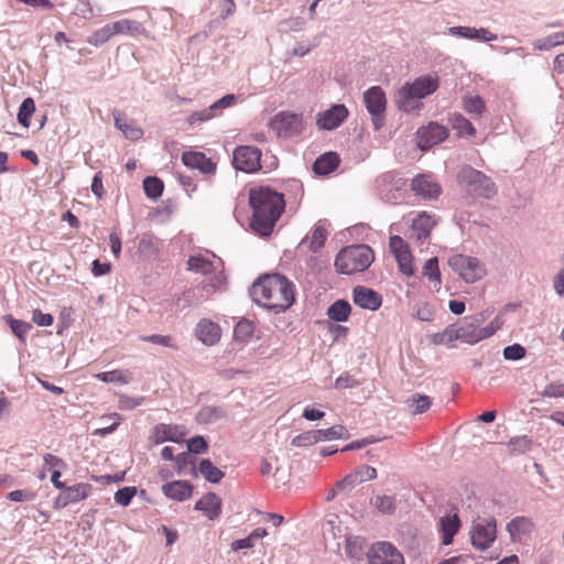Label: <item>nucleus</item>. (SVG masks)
<instances>
[{
    "label": "nucleus",
    "instance_id": "f257e3e1",
    "mask_svg": "<svg viewBox=\"0 0 564 564\" xmlns=\"http://www.w3.org/2000/svg\"><path fill=\"white\" fill-rule=\"evenodd\" d=\"M254 303L275 314L285 312L295 301L294 284L279 273L259 278L250 289Z\"/></svg>",
    "mask_w": 564,
    "mask_h": 564
},
{
    "label": "nucleus",
    "instance_id": "f03ea898",
    "mask_svg": "<svg viewBox=\"0 0 564 564\" xmlns=\"http://www.w3.org/2000/svg\"><path fill=\"white\" fill-rule=\"evenodd\" d=\"M249 204L252 209L250 228L261 237L270 236L285 207L283 195L269 187L253 188Z\"/></svg>",
    "mask_w": 564,
    "mask_h": 564
},
{
    "label": "nucleus",
    "instance_id": "7ed1b4c3",
    "mask_svg": "<svg viewBox=\"0 0 564 564\" xmlns=\"http://www.w3.org/2000/svg\"><path fill=\"white\" fill-rule=\"evenodd\" d=\"M440 80L436 75L427 74L405 83L395 94V105L403 112L416 111L421 108V100L437 90Z\"/></svg>",
    "mask_w": 564,
    "mask_h": 564
},
{
    "label": "nucleus",
    "instance_id": "20e7f679",
    "mask_svg": "<svg viewBox=\"0 0 564 564\" xmlns=\"http://www.w3.org/2000/svg\"><path fill=\"white\" fill-rule=\"evenodd\" d=\"M375 260L372 249L367 245H355L341 249L335 259V267L341 274L362 272Z\"/></svg>",
    "mask_w": 564,
    "mask_h": 564
},
{
    "label": "nucleus",
    "instance_id": "39448f33",
    "mask_svg": "<svg viewBox=\"0 0 564 564\" xmlns=\"http://www.w3.org/2000/svg\"><path fill=\"white\" fill-rule=\"evenodd\" d=\"M187 268L189 271L204 275L214 273V276L210 278V281L204 286L205 289L210 288L214 291L218 290L226 281L223 273L224 263L221 259L213 252L206 251L191 256L187 260Z\"/></svg>",
    "mask_w": 564,
    "mask_h": 564
},
{
    "label": "nucleus",
    "instance_id": "423d86ee",
    "mask_svg": "<svg viewBox=\"0 0 564 564\" xmlns=\"http://www.w3.org/2000/svg\"><path fill=\"white\" fill-rule=\"evenodd\" d=\"M457 181L460 186L476 197L490 199L497 194V186L494 181L481 171L469 165L460 169Z\"/></svg>",
    "mask_w": 564,
    "mask_h": 564
},
{
    "label": "nucleus",
    "instance_id": "0eeeda50",
    "mask_svg": "<svg viewBox=\"0 0 564 564\" xmlns=\"http://www.w3.org/2000/svg\"><path fill=\"white\" fill-rule=\"evenodd\" d=\"M469 535L475 550L484 552L490 549L497 539V520L494 517H477L471 522Z\"/></svg>",
    "mask_w": 564,
    "mask_h": 564
},
{
    "label": "nucleus",
    "instance_id": "6e6552de",
    "mask_svg": "<svg viewBox=\"0 0 564 564\" xmlns=\"http://www.w3.org/2000/svg\"><path fill=\"white\" fill-rule=\"evenodd\" d=\"M447 263L455 273L469 284L481 280L487 273L485 264L476 257L458 253L449 257Z\"/></svg>",
    "mask_w": 564,
    "mask_h": 564
},
{
    "label": "nucleus",
    "instance_id": "1a4fd4ad",
    "mask_svg": "<svg viewBox=\"0 0 564 564\" xmlns=\"http://www.w3.org/2000/svg\"><path fill=\"white\" fill-rule=\"evenodd\" d=\"M271 130L281 139H291L300 135L305 126L300 113L280 111L270 121Z\"/></svg>",
    "mask_w": 564,
    "mask_h": 564
},
{
    "label": "nucleus",
    "instance_id": "9d476101",
    "mask_svg": "<svg viewBox=\"0 0 564 564\" xmlns=\"http://www.w3.org/2000/svg\"><path fill=\"white\" fill-rule=\"evenodd\" d=\"M364 102L367 111L371 116V121L376 131L384 124V113L387 109V97L380 86H372L364 93Z\"/></svg>",
    "mask_w": 564,
    "mask_h": 564
},
{
    "label": "nucleus",
    "instance_id": "9b49d317",
    "mask_svg": "<svg viewBox=\"0 0 564 564\" xmlns=\"http://www.w3.org/2000/svg\"><path fill=\"white\" fill-rule=\"evenodd\" d=\"M368 564H404L402 553L390 542L373 543L367 552Z\"/></svg>",
    "mask_w": 564,
    "mask_h": 564
},
{
    "label": "nucleus",
    "instance_id": "f8f14e48",
    "mask_svg": "<svg viewBox=\"0 0 564 564\" xmlns=\"http://www.w3.org/2000/svg\"><path fill=\"white\" fill-rule=\"evenodd\" d=\"M259 149L249 145L238 147L234 151L232 164L239 171L253 173L261 167Z\"/></svg>",
    "mask_w": 564,
    "mask_h": 564
},
{
    "label": "nucleus",
    "instance_id": "ddd939ff",
    "mask_svg": "<svg viewBox=\"0 0 564 564\" xmlns=\"http://www.w3.org/2000/svg\"><path fill=\"white\" fill-rule=\"evenodd\" d=\"M349 111L343 104H336L316 116V126L321 130L332 131L341 126L348 118Z\"/></svg>",
    "mask_w": 564,
    "mask_h": 564
},
{
    "label": "nucleus",
    "instance_id": "4468645a",
    "mask_svg": "<svg viewBox=\"0 0 564 564\" xmlns=\"http://www.w3.org/2000/svg\"><path fill=\"white\" fill-rule=\"evenodd\" d=\"M411 191L422 200L436 199L442 193L440 184L429 174L416 175L411 182Z\"/></svg>",
    "mask_w": 564,
    "mask_h": 564
},
{
    "label": "nucleus",
    "instance_id": "2eb2a0df",
    "mask_svg": "<svg viewBox=\"0 0 564 564\" xmlns=\"http://www.w3.org/2000/svg\"><path fill=\"white\" fill-rule=\"evenodd\" d=\"M389 247L397 259L399 270L408 276L413 275L412 254L408 242L400 236H391Z\"/></svg>",
    "mask_w": 564,
    "mask_h": 564
},
{
    "label": "nucleus",
    "instance_id": "dca6fc26",
    "mask_svg": "<svg viewBox=\"0 0 564 564\" xmlns=\"http://www.w3.org/2000/svg\"><path fill=\"white\" fill-rule=\"evenodd\" d=\"M235 101L236 96L232 94H228L223 98L218 99L217 101H215L214 104H212L208 108L192 112L187 118V122L191 126H194L199 122L208 121L219 116L224 109L231 107L235 104Z\"/></svg>",
    "mask_w": 564,
    "mask_h": 564
},
{
    "label": "nucleus",
    "instance_id": "f3484780",
    "mask_svg": "<svg viewBox=\"0 0 564 564\" xmlns=\"http://www.w3.org/2000/svg\"><path fill=\"white\" fill-rule=\"evenodd\" d=\"M436 225V219L426 212L419 213L413 219L409 229V239L417 243H424Z\"/></svg>",
    "mask_w": 564,
    "mask_h": 564
},
{
    "label": "nucleus",
    "instance_id": "a211bd4d",
    "mask_svg": "<svg viewBox=\"0 0 564 564\" xmlns=\"http://www.w3.org/2000/svg\"><path fill=\"white\" fill-rule=\"evenodd\" d=\"M91 486L89 484H76L62 489V492L57 496L54 501L55 509H62L70 503L82 501L87 498L88 491Z\"/></svg>",
    "mask_w": 564,
    "mask_h": 564
},
{
    "label": "nucleus",
    "instance_id": "6ab92c4d",
    "mask_svg": "<svg viewBox=\"0 0 564 564\" xmlns=\"http://www.w3.org/2000/svg\"><path fill=\"white\" fill-rule=\"evenodd\" d=\"M448 135L447 129L436 122H431L427 127L417 132L419 147L425 151L433 145L444 141Z\"/></svg>",
    "mask_w": 564,
    "mask_h": 564
},
{
    "label": "nucleus",
    "instance_id": "aec40b11",
    "mask_svg": "<svg viewBox=\"0 0 564 564\" xmlns=\"http://www.w3.org/2000/svg\"><path fill=\"white\" fill-rule=\"evenodd\" d=\"M182 162L185 166L198 170L200 173L210 175L216 171V163L203 152L188 151L182 154Z\"/></svg>",
    "mask_w": 564,
    "mask_h": 564
},
{
    "label": "nucleus",
    "instance_id": "412c9836",
    "mask_svg": "<svg viewBox=\"0 0 564 564\" xmlns=\"http://www.w3.org/2000/svg\"><path fill=\"white\" fill-rule=\"evenodd\" d=\"M352 301L359 307L369 311H377L382 304V297L379 293L361 285L352 290Z\"/></svg>",
    "mask_w": 564,
    "mask_h": 564
},
{
    "label": "nucleus",
    "instance_id": "4be33fe9",
    "mask_svg": "<svg viewBox=\"0 0 564 564\" xmlns=\"http://www.w3.org/2000/svg\"><path fill=\"white\" fill-rule=\"evenodd\" d=\"M195 335L206 346H213L219 341L221 330L218 324L210 319H200L195 327Z\"/></svg>",
    "mask_w": 564,
    "mask_h": 564
},
{
    "label": "nucleus",
    "instance_id": "5701e85b",
    "mask_svg": "<svg viewBox=\"0 0 564 564\" xmlns=\"http://www.w3.org/2000/svg\"><path fill=\"white\" fill-rule=\"evenodd\" d=\"M162 491L170 499L184 501L192 496L193 486L186 480H175L164 484Z\"/></svg>",
    "mask_w": 564,
    "mask_h": 564
},
{
    "label": "nucleus",
    "instance_id": "b1692460",
    "mask_svg": "<svg viewBox=\"0 0 564 564\" xmlns=\"http://www.w3.org/2000/svg\"><path fill=\"white\" fill-rule=\"evenodd\" d=\"M195 509L202 511L209 520H214L221 512V500L216 494L208 492L196 502Z\"/></svg>",
    "mask_w": 564,
    "mask_h": 564
},
{
    "label": "nucleus",
    "instance_id": "393cba45",
    "mask_svg": "<svg viewBox=\"0 0 564 564\" xmlns=\"http://www.w3.org/2000/svg\"><path fill=\"white\" fill-rule=\"evenodd\" d=\"M533 523L527 517H516L507 524V531L513 542L521 541L523 536L529 535L532 531Z\"/></svg>",
    "mask_w": 564,
    "mask_h": 564
},
{
    "label": "nucleus",
    "instance_id": "a878e982",
    "mask_svg": "<svg viewBox=\"0 0 564 564\" xmlns=\"http://www.w3.org/2000/svg\"><path fill=\"white\" fill-rule=\"evenodd\" d=\"M115 126L122 134L130 140H140L143 135V130L135 126L133 121H128L122 117L119 111H113Z\"/></svg>",
    "mask_w": 564,
    "mask_h": 564
},
{
    "label": "nucleus",
    "instance_id": "bb28decb",
    "mask_svg": "<svg viewBox=\"0 0 564 564\" xmlns=\"http://www.w3.org/2000/svg\"><path fill=\"white\" fill-rule=\"evenodd\" d=\"M339 162V156L335 152H327L316 159L313 171L317 175H327L338 167Z\"/></svg>",
    "mask_w": 564,
    "mask_h": 564
},
{
    "label": "nucleus",
    "instance_id": "cd10ccee",
    "mask_svg": "<svg viewBox=\"0 0 564 564\" xmlns=\"http://www.w3.org/2000/svg\"><path fill=\"white\" fill-rule=\"evenodd\" d=\"M459 527L460 521L456 513L441 518L440 528L444 545H449L453 542L454 535L458 532Z\"/></svg>",
    "mask_w": 564,
    "mask_h": 564
},
{
    "label": "nucleus",
    "instance_id": "c85d7f7f",
    "mask_svg": "<svg viewBox=\"0 0 564 564\" xmlns=\"http://www.w3.org/2000/svg\"><path fill=\"white\" fill-rule=\"evenodd\" d=\"M112 30L115 31V35L127 34L135 36L145 33L143 23L130 19H122L112 22Z\"/></svg>",
    "mask_w": 564,
    "mask_h": 564
},
{
    "label": "nucleus",
    "instance_id": "c756f323",
    "mask_svg": "<svg viewBox=\"0 0 564 564\" xmlns=\"http://www.w3.org/2000/svg\"><path fill=\"white\" fill-rule=\"evenodd\" d=\"M226 416V411L219 405H206L196 413V421L199 424H212Z\"/></svg>",
    "mask_w": 564,
    "mask_h": 564
},
{
    "label": "nucleus",
    "instance_id": "7c9ffc66",
    "mask_svg": "<svg viewBox=\"0 0 564 564\" xmlns=\"http://www.w3.org/2000/svg\"><path fill=\"white\" fill-rule=\"evenodd\" d=\"M155 443L180 442L183 437V433L180 432L177 426L169 424H159L154 429Z\"/></svg>",
    "mask_w": 564,
    "mask_h": 564
},
{
    "label": "nucleus",
    "instance_id": "2f4dec72",
    "mask_svg": "<svg viewBox=\"0 0 564 564\" xmlns=\"http://www.w3.org/2000/svg\"><path fill=\"white\" fill-rule=\"evenodd\" d=\"M463 109L474 118H480L486 110V105L480 96H465Z\"/></svg>",
    "mask_w": 564,
    "mask_h": 564
},
{
    "label": "nucleus",
    "instance_id": "473e14b6",
    "mask_svg": "<svg viewBox=\"0 0 564 564\" xmlns=\"http://www.w3.org/2000/svg\"><path fill=\"white\" fill-rule=\"evenodd\" d=\"M351 311L350 304L345 300H338L334 302L327 311L329 319L335 322H345Z\"/></svg>",
    "mask_w": 564,
    "mask_h": 564
},
{
    "label": "nucleus",
    "instance_id": "72a5a7b5",
    "mask_svg": "<svg viewBox=\"0 0 564 564\" xmlns=\"http://www.w3.org/2000/svg\"><path fill=\"white\" fill-rule=\"evenodd\" d=\"M326 238L327 231L325 227L318 223L314 226L311 237H306L305 239L302 240L301 243H305L306 241H308L310 250L316 252L324 246Z\"/></svg>",
    "mask_w": 564,
    "mask_h": 564
},
{
    "label": "nucleus",
    "instance_id": "f704fd0d",
    "mask_svg": "<svg viewBox=\"0 0 564 564\" xmlns=\"http://www.w3.org/2000/svg\"><path fill=\"white\" fill-rule=\"evenodd\" d=\"M159 250V240L151 235L144 234L140 237L138 251L145 258H152Z\"/></svg>",
    "mask_w": 564,
    "mask_h": 564
},
{
    "label": "nucleus",
    "instance_id": "c9c22d12",
    "mask_svg": "<svg viewBox=\"0 0 564 564\" xmlns=\"http://www.w3.org/2000/svg\"><path fill=\"white\" fill-rule=\"evenodd\" d=\"M198 470L207 481L213 484L219 482L224 477V473L214 466L209 459H203L199 463Z\"/></svg>",
    "mask_w": 564,
    "mask_h": 564
},
{
    "label": "nucleus",
    "instance_id": "e433bc0d",
    "mask_svg": "<svg viewBox=\"0 0 564 564\" xmlns=\"http://www.w3.org/2000/svg\"><path fill=\"white\" fill-rule=\"evenodd\" d=\"M532 441L527 435L514 436L507 443L508 451L512 455H521L531 449Z\"/></svg>",
    "mask_w": 564,
    "mask_h": 564
},
{
    "label": "nucleus",
    "instance_id": "4c0bfd02",
    "mask_svg": "<svg viewBox=\"0 0 564 564\" xmlns=\"http://www.w3.org/2000/svg\"><path fill=\"white\" fill-rule=\"evenodd\" d=\"M96 378L102 382L127 384L131 380V375L128 371L111 370V371L99 372L96 375Z\"/></svg>",
    "mask_w": 564,
    "mask_h": 564
},
{
    "label": "nucleus",
    "instance_id": "58836bf2",
    "mask_svg": "<svg viewBox=\"0 0 564 564\" xmlns=\"http://www.w3.org/2000/svg\"><path fill=\"white\" fill-rule=\"evenodd\" d=\"M561 44H564V32H555L543 39L535 40L533 47L539 51H547Z\"/></svg>",
    "mask_w": 564,
    "mask_h": 564
},
{
    "label": "nucleus",
    "instance_id": "ea45409f",
    "mask_svg": "<svg viewBox=\"0 0 564 564\" xmlns=\"http://www.w3.org/2000/svg\"><path fill=\"white\" fill-rule=\"evenodd\" d=\"M406 403L413 414H422L430 409L432 400L427 395L415 393L406 400Z\"/></svg>",
    "mask_w": 564,
    "mask_h": 564
},
{
    "label": "nucleus",
    "instance_id": "a19ab883",
    "mask_svg": "<svg viewBox=\"0 0 564 564\" xmlns=\"http://www.w3.org/2000/svg\"><path fill=\"white\" fill-rule=\"evenodd\" d=\"M318 442L347 438L348 431L344 425H334L328 429L316 430Z\"/></svg>",
    "mask_w": 564,
    "mask_h": 564
},
{
    "label": "nucleus",
    "instance_id": "79ce46f5",
    "mask_svg": "<svg viewBox=\"0 0 564 564\" xmlns=\"http://www.w3.org/2000/svg\"><path fill=\"white\" fill-rule=\"evenodd\" d=\"M143 189L151 199H158L164 189L163 182L155 176H148L143 180Z\"/></svg>",
    "mask_w": 564,
    "mask_h": 564
},
{
    "label": "nucleus",
    "instance_id": "37998d69",
    "mask_svg": "<svg viewBox=\"0 0 564 564\" xmlns=\"http://www.w3.org/2000/svg\"><path fill=\"white\" fill-rule=\"evenodd\" d=\"M115 35L112 23H108L102 28L96 30L88 39L87 42L96 47L105 44L111 36Z\"/></svg>",
    "mask_w": 564,
    "mask_h": 564
},
{
    "label": "nucleus",
    "instance_id": "c03bdc74",
    "mask_svg": "<svg viewBox=\"0 0 564 564\" xmlns=\"http://www.w3.org/2000/svg\"><path fill=\"white\" fill-rule=\"evenodd\" d=\"M365 541L360 536L346 538L345 552L350 558L359 560L364 555Z\"/></svg>",
    "mask_w": 564,
    "mask_h": 564
},
{
    "label": "nucleus",
    "instance_id": "a18cd8bd",
    "mask_svg": "<svg viewBox=\"0 0 564 564\" xmlns=\"http://www.w3.org/2000/svg\"><path fill=\"white\" fill-rule=\"evenodd\" d=\"M471 322H466L462 326H459L457 329H455V338L462 339L465 343L468 344H476L477 341H470V337H477V327L475 326V323L478 322L477 318H471Z\"/></svg>",
    "mask_w": 564,
    "mask_h": 564
},
{
    "label": "nucleus",
    "instance_id": "49530a36",
    "mask_svg": "<svg viewBox=\"0 0 564 564\" xmlns=\"http://www.w3.org/2000/svg\"><path fill=\"white\" fill-rule=\"evenodd\" d=\"M452 122H453V128L457 130V132L460 137H464V135L471 137L476 132L471 122L460 113L454 115L452 118Z\"/></svg>",
    "mask_w": 564,
    "mask_h": 564
},
{
    "label": "nucleus",
    "instance_id": "de8ad7c7",
    "mask_svg": "<svg viewBox=\"0 0 564 564\" xmlns=\"http://www.w3.org/2000/svg\"><path fill=\"white\" fill-rule=\"evenodd\" d=\"M35 111V104L32 98H25L20 105L18 112V121L23 127L28 128L30 126V118L32 113Z\"/></svg>",
    "mask_w": 564,
    "mask_h": 564
},
{
    "label": "nucleus",
    "instance_id": "09e8293b",
    "mask_svg": "<svg viewBox=\"0 0 564 564\" xmlns=\"http://www.w3.org/2000/svg\"><path fill=\"white\" fill-rule=\"evenodd\" d=\"M12 333L22 341H24L26 334L32 328V325L23 321L13 318L11 315L6 316Z\"/></svg>",
    "mask_w": 564,
    "mask_h": 564
},
{
    "label": "nucleus",
    "instance_id": "8fccbe9b",
    "mask_svg": "<svg viewBox=\"0 0 564 564\" xmlns=\"http://www.w3.org/2000/svg\"><path fill=\"white\" fill-rule=\"evenodd\" d=\"M340 521L338 516L330 514L325 523L323 524V532L325 536L332 535L333 539H339L343 536V530L340 528Z\"/></svg>",
    "mask_w": 564,
    "mask_h": 564
},
{
    "label": "nucleus",
    "instance_id": "3c124183",
    "mask_svg": "<svg viewBox=\"0 0 564 564\" xmlns=\"http://www.w3.org/2000/svg\"><path fill=\"white\" fill-rule=\"evenodd\" d=\"M373 506L384 514H392L395 511V499L392 496H377Z\"/></svg>",
    "mask_w": 564,
    "mask_h": 564
},
{
    "label": "nucleus",
    "instance_id": "603ef678",
    "mask_svg": "<svg viewBox=\"0 0 564 564\" xmlns=\"http://www.w3.org/2000/svg\"><path fill=\"white\" fill-rule=\"evenodd\" d=\"M499 318H495L485 327H477V337H470V341H480L492 336L501 326Z\"/></svg>",
    "mask_w": 564,
    "mask_h": 564
},
{
    "label": "nucleus",
    "instance_id": "864d4df0",
    "mask_svg": "<svg viewBox=\"0 0 564 564\" xmlns=\"http://www.w3.org/2000/svg\"><path fill=\"white\" fill-rule=\"evenodd\" d=\"M423 275L426 276L431 282L441 283V272L436 257H433L425 262L423 267Z\"/></svg>",
    "mask_w": 564,
    "mask_h": 564
},
{
    "label": "nucleus",
    "instance_id": "5fc2aeb1",
    "mask_svg": "<svg viewBox=\"0 0 564 564\" xmlns=\"http://www.w3.org/2000/svg\"><path fill=\"white\" fill-rule=\"evenodd\" d=\"M135 495H137V487H133V486L123 487L116 491L115 501L122 507H127L131 502L132 498Z\"/></svg>",
    "mask_w": 564,
    "mask_h": 564
},
{
    "label": "nucleus",
    "instance_id": "6e6d98bb",
    "mask_svg": "<svg viewBox=\"0 0 564 564\" xmlns=\"http://www.w3.org/2000/svg\"><path fill=\"white\" fill-rule=\"evenodd\" d=\"M318 443L316 430L307 431L292 438V445L296 447L310 446Z\"/></svg>",
    "mask_w": 564,
    "mask_h": 564
},
{
    "label": "nucleus",
    "instance_id": "4d7b16f0",
    "mask_svg": "<svg viewBox=\"0 0 564 564\" xmlns=\"http://www.w3.org/2000/svg\"><path fill=\"white\" fill-rule=\"evenodd\" d=\"M544 398H564V382L553 381L546 384L541 392Z\"/></svg>",
    "mask_w": 564,
    "mask_h": 564
},
{
    "label": "nucleus",
    "instance_id": "13d9d810",
    "mask_svg": "<svg viewBox=\"0 0 564 564\" xmlns=\"http://www.w3.org/2000/svg\"><path fill=\"white\" fill-rule=\"evenodd\" d=\"M142 340L143 341H149V343H152V344H156V345H161V346H164V347L173 348V349L176 348L174 339L171 336H167V335L154 334V335L143 336Z\"/></svg>",
    "mask_w": 564,
    "mask_h": 564
},
{
    "label": "nucleus",
    "instance_id": "bf43d9fd",
    "mask_svg": "<svg viewBox=\"0 0 564 564\" xmlns=\"http://www.w3.org/2000/svg\"><path fill=\"white\" fill-rule=\"evenodd\" d=\"M187 449L189 453L202 454L208 449V444L203 436H193L187 441Z\"/></svg>",
    "mask_w": 564,
    "mask_h": 564
},
{
    "label": "nucleus",
    "instance_id": "052dcab7",
    "mask_svg": "<svg viewBox=\"0 0 564 564\" xmlns=\"http://www.w3.org/2000/svg\"><path fill=\"white\" fill-rule=\"evenodd\" d=\"M359 484V478H357L352 471L337 482V489H339L341 494H348Z\"/></svg>",
    "mask_w": 564,
    "mask_h": 564
},
{
    "label": "nucleus",
    "instance_id": "680f3d73",
    "mask_svg": "<svg viewBox=\"0 0 564 564\" xmlns=\"http://www.w3.org/2000/svg\"><path fill=\"white\" fill-rule=\"evenodd\" d=\"M35 492L29 490V489H19L10 491L7 495V499L10 501L15 502H24V501H32L35 498Z\"/></svg>",
    "mask_w": 564,
    "mask_h": 564
},
{
    "label": "nucleus",
    "instance_id": "e2e57ef3",
    "mask_svg": "<svg viewBox=\"0 0 564 564\" xmlns=\"http://www.w3.org/2000/svg\"><path fill=\"white\" fill-rule=\"evenodd\" d=\"M524 355H525V349L523 346H521L519 344H513V345L507 346L503 349V357L507 360H519V359L523 358Z\"/></svg>",
    "mask_w": 564,
    "mask_h": 564
},
{
    "label": "nucleus",
    "instance_id": "0e129e2a",
    "mask_svg": "<svg viewBox=\"0 0 564 564\" xmlns=\"http://www.w3.org/2000/svg\"><path fill=\"white\" fill-rule=\"evenodd\" d=\"M357 478H359V482H364L367 480H372L377 477V470L376 468L368 466V465H361L357 467L354 470Z\"/></svg>",
    "mask_w": 564,
    "mask_h": 564
},
{
    "label": "nucleus",
    "instance_id": "69168bd1",
    "mask_svg": "<svg viewBox=\"0 0 564 564\" xmlns=\"http://www.w3.org/2000/svg\"><path fill=\"white\" fill-rule=\"evenodd\" d=\"M455 338V329L446 328L442 333H436L432 335V343L435 345L446 344L453 341Z\"/></svg>",
    "mask_w": 564,
    "mask_h": 564
},
{
    "label": "nucleus",
    "instance_id": "338daca9",
    "mask_svg": "<svg viewBox=\"0 0 564 564\" xmlns=\"http://www.w3.org/2000/svg\"><path fill=\"white\" fill-rule=\"evenodd\" d=\"M497 39H498V35L496 33H492L488 29H485V28L476 29V28H474L473 40H475V41L492 42V41H496Z\"/></svg>",
    "mask_w": 564,
    "mask_h": 564
},
{
    "label": "nucleus",
    "instance_id": "774afa93",
    "mask_svg": "<svg viewBox=\"0 0 564 564\" xmlns=\"http://www.w3.org/2000/svg\"><path fill=\"white\" fill-rule=\"evenodd\" d=\"M32 321L39 326H51L53 324V316L40 310H34Z\"/></svg>",
    "mask_w": 564,
    "mask_h": 564
}]
</instances>
